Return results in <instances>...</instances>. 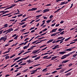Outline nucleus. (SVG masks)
I'll return each mask as SVG.
<instances>
[{
    "label": "nucleus",
    "instance_id": "f257e3e1",
    "mask_svg": "<svg viewBox=\"0 0 77 77\" xmlns=\"http://www.w3.org/2000/svg\"><path fill=\"white\" fill-rule=\"evenodd\" d=\"M17 4H14V5H13L11 6H10L9 7H8L7 8H6L4 10L5 11H6V10H7V9H11V8H13V7H14V6H16Z\"/></svg>",
    "mask_w": 77,
    "mask_h": 77
},
{
    "label": "nucleus",
    "instance_id": "f03ea898",
    "mask_svg": "<svg viewBox=\"0 0 77 77\" xmlns=\"http://www.w3.org/2000/svg\"><path fill=\"white\" fill-rule=\"evenodd\" d=\"M6 39H7V38L5 37H2L0 39V41H2V40H3L4 42H5V41H6Z\"/></svg>",
    "mask_w": 77,
    "mask_h": 77
},
{
    "label": "nucleus",
    "instance_id": "7ed1b4c3",
    "mask_svg": "<svg viewBox=\"0 0 77 77\" xmlns=\"http://www.w3.org/2000/svg\"><path fill=\"white\" fill-rule=\"evenodd\" d=\"M14 30V29H13V28H10L7 30V33H10L11 31H13Z\"/></svg>",
    "mask_w": 77,
    "mask_h": 77
},
{
    "label": "nucleus",
    "instance_id": "20e7f679",
    "mask_svg": "<svg viewBox=\"0 0 77 77\" xmlns=\"http://www.w3.org/2000/svg\"><path fill=\"white\" fill-rule=\"evenodd\" d=\"M40 49H38L37 50H36L34 51L32 53V54H35V53H37V52L39 51H40Z\"/></svg>",
    "mask_w": 77,
    "mask_h": 77
},
{
    "label": "nucleus",
    "instance_id": "39448f33",
    "mask_svg": "<svg viewBox=\"0 0 77 77\" xmlns=\"http://www.w3.org/2000/svg\"><path fill=\"white\" fill-rule=\"evenodd\" d=\"M67 56H68L67 54L65 55L62 57L61 58V59H64L66 58Z\"/></svg>",
    "mask_w": 77,
    "mask_h": 77
},
{
    "label": "nucleus",
    "instance_id": "423d86ee",
    "mask_svg": "<svg viewBox=\"0 0 77 77\" xmlns=\"http://www.w3.org/2000/svg\"><path fill=\"white\" fill-rule=\"evenodd\" d=\"M66 53V51H61L59 52V53L60 54H65V53Z\"/></svg>",
    "mask_w": 77,
    "mask_h": 77
},
{
    "label": "nucleus",
    "instance_id": "0eeeda50",
    "mask_svg": "<svg viewBox=\"0 0 77 77\" xmlns=\"http://www.w3.org/2000/svg\"><path fill=\"white\" fill-rule=\"evenodd\" d=\"M72 51V48H69L64 50V51Z\"/></svg>",
    "mask_w": 77,
    "mask_h": 77
},
{
    "label": "nucleus",
    "instance_id": "6e6552de",
    "mask_svg": "<svg viewBox=\"0 0 77 77\" xmlns=\"http://www.w3.org/2000/svg\"><path fill=\"white\" fill-rule=\"evenodd\" d=\"M24 50H23L20 51V52L18 54V56H20V55H21V54L22 53H24Z\"/></svg>",
    "mask_w": 77,
    "mask_h": 77
},
{
    "label": "nucleus",
    "instance_id": "1a4fd4ad",
    "mask_svg": "<svg viewBox=\"0 0 77 77\" xmlns=\"http://www.w3.org/2000/svg\"><path fill=\"white\" fill-rule=\"evenodd\" d=\"M29 57V56H27L25 58H22V60H26V59H28Z\"/></svg>",
    "mask_w": 77,
    "mask_h": 77
},
{
    "label": "nucleus",
    "instance_id": "9d476101",
    "mask_svg": "<svg viewBox=\"0 0 77 77\" xmlns=\"http://www.w3.org/2000/svg\"><path fill=\"white\" fill-rule=\"evenodd\" d=\"M50 10L48 9H45L43 10V13H45V12H48V11H49Z\"/></svg>",
    "mask_w": 77,
    "mask_h": 77
},
{
    "label": "nucleus",
    "instance_id": "9b49d317",
    "mask_svg": "<svg viewBox=\"0 0 77 77\" xmlns=\"http://www.w3.org/2000/svg\"><path fill=\"white\" fill-rule=\"evenodd\" d=\"M54 39H50L49 41H48L47 42V44H48V43H50V42H51L52 41H53Z\"/></svg>",
    "mask_w": 77,
    "mask_h": 77
},
{
    "label": "nucleus",
    "instance_id": "f8f14e48",
    "mask_svg": "<svg viewBox=\"0 0 77 77\" xmlns=\"http://www.w3.org/2000/svg\"><path fill=\"white\" fill-rule=\"evenodd\" d=\"M57 58V56H55L54 57H52L51 59V60H54V59H56Z\"/></svg>",
    "mask_w": 77,
    "mask_h": 77
},
{
    "label": "nucleus",
    "instance_id": "ddd939ff",
    "mask_svg": "<svg viewBox=\"0 0 77 77\" xmlns=\"http://www.w3.org/2000/svg\"><path fill=\"white\" fill-rule=\"evenodd\" d=\"M69 60H65L63 61L62 62V63H66V62H69Z\"/></svg>",
    "mask_w": 77,
    "mask_h": 77
},
{
    "label": "nucleus",
    "instance_id": "4468645a",
    "mask_svg": "<svg viewBox=\"0 0 77 77\" xmlns=\"http://www.w3.org/2000/svg\"><path fill=\"white\" fill-rule=\"evenodd\" d=\"M28 19V18H25V19H23V20H22L21 21V22H23L24 21H26V19Z\"/></svg>",
    "mask_w": 77,
    "mask_h": 77
},
{
    "label": "nucleus",
    "instance_id": "2eb2a0df",
    "mask_svg": "<svg viewBox=\"0 0 77 77\" xmlns=\"http://www.w3.org/2000/svg\"><path fill=\"white\" fill-rule=\"evenodd\" d=\"M47 39H43L41 40L40 42H38V44H39V43H41V42H42V41H46Z\"/></svg>",
    "mask_w": 77,
    "mask_h": 77
},
{
    "label": "nucleus",
    "instance_id": "dca6fc26",
    "mask_svg": "<svg viewBox=\"0 0 77 77\" xmlns=\"http://www.w3.org/2000/svg\"><path fill=\"white\" fill-rule=\"evenodd\" d=\"M26 62H27L28 63H31V60L30 59L26 61Z\"/></svg>",
    "mask_w": 77,
    "mask_h": 77
},
{
    "label": "nucleus",
    "instance_id": "f3484780",
    "mask_svg": "<svg viewBox=\"0 0 77 77\" xmlns=\"http://www.w3.org/2000/svg\"><path fill=\"white\" fill-rule=\"evenodd\" d=\"M31 51H28L27 52H26L25 53H23V55H24V54H27V53H29V52H30Z\"/></svg>",
    "mask_w": 77,
    "mask_h": 77
},
{
    "label": "nucleus",
    "instance_id": "a211bd4d",
    "mask_svg": "<svg viewBox=\"0 0 77 77\" xmlns=\"http://www.w3.org/2000/svg\"><path fill=\"white\" fill-rule=\"evenodd\" d=\"M72 69H70L67 71H66L65 72H64V73H66L67 72H69V71H71V70H72Z\"/></svg>",
    "mask_w": 77,
    "mask_h": 77
},
{
    "label": "nucleus",
    "instance_id": "6ab92c4d",
    "mask_svg": "<svg viewBox=\"0 0 77 77\" xmlns=\"http://www.w3.org/2000/svg\"><path fill=\"white\" fill-rule=\"evenodd\" d=\"M28 69H27L25 70H24L23 71V72H27V71H28Z\"/></svg>",
    "mask_w": 77,
    "mask_h": 77
},
{
    "label": "nucleus",
    "instance_id": "aec40b11",
    "mask_svg": "<svg viewBox=\"0 0 77 77\" xmlns=\"http://www.w3.org/2000/svg\"><path fill=\"white\" fill-rule=\"evenodd\" d=\"M21 58L20 57H18L17 58H15V59H14V60H18V59H20V58Z\"/></svg>",
    "mask_w": 77,
    "mask_h": 77
},
{
    "label": "nucleus",
    "instance_id": "412c9836",
    "mask_svg": "<svg viewBox=\"0 0 77 77\" xmlns=\"http://www.w3.org/2000/svg\"><path fill=\"white\" fill-rule=\"evenodd\" d=\"M36 47V45L31 46L30 47V48L31 50H32V49H33V48H35V47Z\"/></svg>",
    "mask_w": 77,
    "mask_h": 77
},
{
    "label": "nucleus",
    "instance_id": "4be33fe9",
    "mask_svg": "<svg viewBox=\"0 0 77 77\" xmlns=\"http://www.w3.org/2000/svg\"><path fill=\"white\" fill-rule=\"evenodd\" d=\"M9 51H10V50H9V51H6L4 53H3V54H6V53H9Z\"/></svg>",
    "mask_w": 77,
    "mask_h": 77
},
{
    "label": "nucleus",
    "instance_id": "5701e85b",
    "mask_svg": "<svg viewBox=\"0 0 77 77\" xmlns=\"http://www.w3.org/2000/svg\"><path fill=\"white\" fill-rule=\"evenodd\" d=\"M56 32V30H55L54 29H52V30L50 32V33H52V32Z\"/></svg>",
    "mask_w": 77,
    "mask_h": 77
},
{
    "label": "nucleus",
    "instance_id": "b1692460",
    "mask_svg": "<svg viewBox=\"0 0 77 77\" xmlns=\"http://www.w3.org/2000/svg\"><path fill=\"white\" fill-rule=\"evenodd\" d=\"M40 59V56H39L36 58H35L34 60H38V59Z\"/></svg>",
    "mask_w": 77,
    "mask_h": 77
},
{
    "label": "nucleus",
    "instance_id": "393cba45",
    "mask_svg": "<svg viewBox=\"0 0 77 77\" xmlns=\"http://www.w3.org/2000/svg\"><path fill=\"white\" fill-rule=\"evenodd\" d=\"M36 9H37V8H32V11H35V10H36Z\"/></svg>",
    "mask_w": 77,
    "mask_h": 77
},
{
    "label": "nucleus",
    "instance_id": "a878e982",
    "mask_svg": "<svg viewBox=\"0 0 77 77\" xmlns=\"http://www.w3.org/2000/svg\"><path fill=\"white\" fill-rule=\"evenodd\" d=\"M28 48V47L27 46H24L23 48V50H25V49H27Z\"/></svg>",
    "mask_w": 77,
    "mask_h": 77
},
{
    "label": "nucleus",
    "instance_id": "bb28decb",
    "mask_svg": "<svg viewBox=\"0 0 77 77\" xmlns=\"http://www.w3.org/2000/svg\"><path fill=\"white\" fill-rule=\"evenodd\" d=\"M42 14H41V15H39L38 16H36V18H39V17H41V16H42Z\"/></svg>",
    "mask_w": 77,
    "mask_h": 77
},
{
    "label": "nucleus",
    "instance_id": "cd10ccee",
    "mask_svg": "<svg viewBox=\"0 0 77 77\" xmlns=\"http://www.w3.org/2000/svg\"><path fill=\"white\" fill-rule=\"evenodd\" d=\"M5 27H8V24H5L4 25Z\"/></svg>",
    "mask_w": 77,
    "mask_h": 77
},
{
    "label": "nucleus",
    "instance_id": "c85d7f7f",
    "mask_svg": "<svg viewBox=\"0 0 77 77\" xmlns=\"http://www.w3.org/2000/svg\"><path fill=\"white\" fill-rule=\"evenodd\" d=\"M65 2H61V4H60V5H64V4H65Z\"/></svg>",
    "mask_w": 77,
    "mask_h": 77
},
{
    "label": "nucleus",
    "instance_id": "c756f323",
    "mask_svg": "<svg viewBox=\"0 0 77 77\" xmlns=\"http://www.w3.org/2000/svg\"><path fill=\"white\" fill-rule=\"evenodd\" d=\"M25 24V22H23L22 23H20L19 24H20V25H23V24Z\"/></svg>",
    "mask_w": 77,
    "mask_h": 77
},
{
    "label": "nucleus",
    "instance_id": "7c9ffc66",
    "mask_svg": "<svg viewBox=\"0 0 77 77\" xmlns=\"http://www.w3.org/2000/svg\"><path fill=\"white\" fill-rule=\"evenodd\" d=\"M26 26H27V24H24L23 26H22V27L23 28H24V27H26Z\"/></svg>",
    "mask_w": 77,
    "mask_h": 77
},
{
    "label": "nucleus",
    "instance_id": "2f4dec72",
    "mask_svg": "<svg viewBox=\"0 0 77 77\" xmlns=\"http://www.w3.org/2000/svg\"><path fill=\"white\" fill-rule=\"evenodd\" d=\"M51 21V20H47L46 21V23H49Z\"/></svg>",
    "mask_w": 77,
    "mask_h": 77
},
{
    "label": "nucleus",
    "instance_id": "473e14b6",
    "mask_svg": "<svg viewBox=\"0 0 77 77\" xmlns=\"http://www.w3.org/2000/svg\"><path fill=\"white\" fill-rule=\"evenodd\" d=\"M5 59H9V56H7L5 57Z\"/></svg>",
    "mask_w": 77,
    "mask_h": 77
},
{
    "label": "nucleus",
    "instance_id": "72a5a7b5",
    "mask_svg": "<svg viewBox=\"0 0 77 77\" xmlns=\"http://www.w3.org/2000/svg\"><path fill=\"white\" fill-rule=\"evenodd\" d=\"M64 71H65V69H62L60 71V72H63Z\"/></svg>",
    "mask_w": 77,
    "mask_h": 77
},
{
    "label": "nucleus",
    "instance_id": "f704fd0d",
    "mask_svg": "<svg viewBox=\"0 0 77 77\" xmlns=\"http://www.w3.org/2000/svg\"><path fill=\"white\" fill-rule=\"evenodd\" d=\"M72 53H72V52H70V53H69L68 54H67V55L68 56H69V55H70V54H72Z\"/></svg>",
    "mask_w": 77,
    "mask_h": 77
},
{
    "label": "nucleus",
    "instance_id": "c9c22d12",
    "mask_svg": "<svg viewBox=\"0 0 77 77\" xmlns=\"http://www.w3.org/2000/svg\"><path fill=\"white\" fill-rule=\"evenodd\" d=\"M71 38V37H69L66 39L65 40V41H68V40H69V39H70Z\"/></svg>",
    "mask_w": 77,
    "mask_h": 77
},
{
    "label": "nucleus",
    "instance_id": "e433bc0d",
    "mask_svg": "<svg viewBox=\"0 0 77 77\" xmlns=\"http://www.w3.org/2000/svg\"><path fill=\"white\" fill-rule=\"evenodd\" d=\"M37 41H38V40H36V41H34V42H33L32 43V44H35V43H36V42H37Z\"/></svg>",
    "mask_w": 77,
    "mask_h": 77
},
{
    "label": "nucleus",
    "instance_id": "4c0bfd02",
    "mask_svg": "<svg viewBox=\"0 0 77 77\" xmlns=\"http://www.w3.org/2000/svg\"><path fill=\"white\" fill-rule=\"evenodd\" d=\"M17 63H14L11 66V67H13V66H14V65H16Z\"/></svg>",
    "mask_w": 77,
    "mask_h": 77
},
{
    "label": "nucleus",
    "instance_id": "58836bf2",
    "mask_svg": "<svg viewBox=\"0 0 77 77\" xmlns=\"http://www.w3.org/2000/svg\"><path fill=\"white\" fill-rule=\"evenodd\" d=\"M22 59L21 58L20 60H18V61H17V62H21V61H22Z\"/></svg>",
    "mask_w": 77,
    "mask_h": 77
},
{
    "label": "nucleus",
    "instance_id": "ea45409f",
    "mask_svg": "<svg viewBox=\"0 0 77 77\" xmlns=\"http://www.w3.org/2000/svg\"><path fill=\"white\" fill-rule=\"evenodd\" d=\"M48 47H46L45 48L42 49V51H44V50H46V49H47V48Z\"/></svg>",
    "mask_w": 77,
    "mask_h": 77
},
{
    "label": "nucleus",
    "instance_id": "a19ab883",
    "mask_svg": "<svg viewBox=\"0 0 77 77\" xmlns=\"http://www.w3.org/2000/svg\"><path fill=\"white\" fill-rule=\"evenodd\" d=\"M59 47V45H57L55 46L54 47L56 49V48H59V47Z\"/></svg>",
    "mask_w": 77,
    "mask_h": 77
},
{
    "label": "nucleus",
    "instance_id": "79ce46f5",
    "mask_svg": "<svg viewBox=\"0 0 77 77\" xmlns=\"http://www.w3.org/2000/svg\"><path fill=\"white\" fill-rule=\"evenodd\" d=\"M25 45L24 43H22L21 44H20L19 45Z\"/></svg>",
    "mask_w": 77,
    "mask_h": 77
},
{
    "label": "nucleus",
    "instance_id": "37998d69",
    "mask_svg": "<svg viewBox=\"0 0 77 77\" xmlns=\"http://www.w3.org/2000/svg\"><path fill=\"white\" fill-rule=\"evenodd\" d=\"M23 14H21L17 15V17H21V16H23Z\"/></svg>",
    "mask_w": 77,
    "mask_h": 77
},
{
    "label": "nucleus",
    "instance_id": "c03bdc74",
    "mask_svg": "<svg viewBox=\"0 0 77 77\" xmlns=\"http://www.w3.org/2000/svg\"><path fill=\"white\" fill-rule=\"evenodd\" d=\"M62 67H60V68L56 69L57 70H59V69H62Z\"/></svg>",
    "mask_w": 77,
    "mask_h": 77
},
{
    "label": "nucleus",
    "instance_id": "a18cd8bd",
    "mask_svg": "<svg viewBox=\"0 0 77 77\" xmlns=\"http://www.w3.org/2000/svg\"><path fill=\"white\" fill-rule=\"evenodd\" d=\"M38 56V55H36L34 56H33L32 57V58H35V57H36L37 56Z\"/></svg>",
    "mask_w": 77,
    "mask_h": 77
},
{
    "label": "nucleus",
    "instance_id": "49530a36",
    "mask_svg": "<svg viewBox=\"0 0 77 77\" xmlns=\"http://www.w3.org/2000/svg\"><path fill=\"white\" fill-rule=\"evenodd\" d=\"M45 46H47V45H43L40 47V48H42V47H45Z\"/></svg>",
    "mask_w": 77,
    "mask_h": 77
},
{
    "label": "nucleus",
    "instance_id": "de8ad7c7",
    "mask_svg": "<svg viewBox=\"0 0 77 77\" xmlns=\"http://www.w3.org/2000/svg\"><path fill=\"white\" fill-rule=\"evenodd\" d=\"M58 31L60 32H62V29L61 28H60L58 29Z\"/></svg>",
    "mask_w": 77,
    "mask_h": 77
},
{
    "label": "nucleus",
    "instance_id": "09e8293b",
    "mask_svg": "<svg viewBox=\"0 0 77 77\" xmlns=\"http://www.w3.org/2000/svg\"><path fill=\"white\" fill-rule=\"evenodd\" d=\"M17 38H18V35H17L14 38V39L17 40Z\"/></svg>",
    "mask_w": 77,
    "mask_h": 77
},
{
    "label": "nucleus",
    "instance_id": "8fccbe9b",
    "mask_svg": "<svg viewBox=\"0 0 77 77\" xmlns=\"http://www.w3.org/2000/svg\"><path fill=\"white\" fill-rule=\"evenodd\" d=\"M26 65V63H22V64H21L20 66H21L22 65Z\"/></svg>",
    "mask_w": 77,
    "mask_h": 77
},
{
    "label": "nucleus",
    "instance_id": "3c124183",
    "mask_svg": "<svg viewBox=\"0 0 77 77\" xmlns=\"http://www.w3.org/2000/svg\"><path fill=\"white\" fill-rule=\"evenodd\" d=\"M64 32H65V31H63L62 32L60 33V34L61 35H63L64 34Z\"/></svg>",
    "mask_w": 77,
    "mask_h": 77
},
{
    "label": "nucleus",
    "instance_id": "603ef678",
    "mask_svg": "<svg viewBox=\"0 0 77 77\" xmlns=\"http://www.w3.org/2000/svg\"><path fill=\"white\" fill-rule=\"evenodd\" d=\"M41 64H36V65H35L34 66L35 67V66H39V65H40Z\"/></svg>",
    "mask_w": 77,
    "mask_h": 77
},
{
    "label": "nucleus",
    "instance_id": "864d4df0",
    "mask_svg": "<svg viewBox=\"0 0 77 77\" xmlns=\"http://www.w3.org/2000/svg\"><path fill=\"white\" fill-rule=\"evenodd\" d=\"M48 57V55H47L46 56H45L43 57V59H45V58H47Z\"/></svg>",
    "mask_w": 77,
    "mask_h": 77
},
{
    "label": "nucleus",
    "instance_id": "5fc2aeb1",
    "mask_svg": "<svg viewBox=\"0 0 77 77\" xmlns=\"http://www.w3.org/2000/svg\"><path fill=\"white\" fill-rule=\"evenodd\" d=\"M77 54H74V55H73L72 56L73 57H75L77 56Z\"/></svg>",
    "mask_w": 77,
    "mask_h": 77
},
{
    "label": "nucleus",
    "instance_id": "6e6d98bb",
    "mask_svg": "<svg viewBox=\"0 0 77 77\" xmlns=\"http://www.w3.org/2000/svg\"><path fill=\"white\" fill-rule=\"evenodd\" d=\"M46 33H47V32H45V33L42 34L41 35V36H42V35H45V34H46Z\"/></svg>",
    "mask_w": 77,
    "mask_h": 77
},
{
    "label": "nucleus",
    "instance_id": "4d7b16f0",
    "mask_svg": "<svg viewBox=\"0 0 77 77\" xmlns=\"http://www.w3.org/2000/svg\"><path fill=\"white\" fill-rule=\"evenodd\" d=\"M63 37H59L58 38V39H62Z\"/></svg>",
    "mask_w": 77,
    "mask_h": 77
},
{
    "label": "nucleus",
    "instance_id": "13d9d810",
    "mask_svg": "<svg viewBox=\"0 0 77 77\" xmlns=\"http://www.w3.org/2000/svg\"><path fill=\"white\" fill-rule=\"evenodd\" d=\"M44 20H47L48 18L47 17H43Z\"/></svg>",
    "mask_w": 77,
    "mask_h": 77
},
{
    "label": "nucleus",
    "instance_id": "bf43d9fd",
    "mask_svg": "<svg viewBox=\"0 0 77 77\" xmlns=\"http://www.w3.org/2000/svg\"><path fill=\"white\" fill-rule=\"evenodd\" d=\"M47 68H46L43 69L42 70V71H46V70H47Z\"/></svg>",
    "mask_w": 77,
    "mask_h": 77
},
{
    "label": "nucleus",
    "instance_id": "052dcab7",
    "mask_svg": "<svg viewBox=\"0 0 77 77\" xmlns=\"http://www.w3.org/2000/svg\"><path fill=\"white\" fill-rule=\"evenodd\" d=\"M56 72H57V71H54V72H52V74H55Z\"/></svg>",
    "mask_w": 77,
    "mask_h": 77
},
{
    "label": "nucleus",
    "instance_id": "680f3d73",
    "mask_svg": "<svg viewBox=\"0 0 77 77\" xmlns=\"http://www.w3.org/2000/svg\"><path fill=\"white\" fill-rule=\"evenodd\" d=\"M35 29V27H32L29 30H33V29Z\"/></svg>",
    "mask_w": 77,
    "mask_h": 77
},
{
    "label": "nucleus",
    "instance_id": "e2e57ef3",
    "mask_svg": "<svg viewBox=\"0 0 77 77\" xmlns=\"http://www.w3.org/2000/svg\"><path fill=\"white\" fill-rule=\"evenodd\" d=\"M55 24H56V23H54L52 24V25H51V26H54L55 25Z\"/></svg>",
    "mask_w": 77,
    "mask_h": 77
},
{
    "label": "nucleus",
    "instance_id": "0e129e2a",
    "mask_svg": "<svg viewBox=\"0 0 77 77\" xmlns=\"http://www.w3.org/2000/svg\"><path fill=\"white\" fill-rule=\"evenodd\" d=\"M4 31V30H2L1 31H0V34H2V33L3 31Z\"/></svg>",
    "mask_w": 77,
    "mask_h": 77
},
{
    "label": "nucleus",
    "instance_id": "69168bd1",
    "mask_svg": "<svg viewBox=\"0 0 77 77\" xmlns=\"http://www.w3.org/2000/svg\"><path fill=\"white\" fill-rule=\"evenodd\" d=\"M34 21H35V20H32L30 23V24H32V23H33V22H34Z\"/></svg>",
    "mask_w": 77,
    "mask_h": 77
},
{
    "label": "nucleus",
    "instance_id": "338daca9",
    "mask_svg": "<svg viewBox=\"0 0 77 77\" xmlns=\"http://www.w3.org/2000/svg\"><path fill=\"white\" fill-rule=\"evenodd\" d=\"M46 30H47V29L45 28V29L43 30V32H45L46 31Z\"/></svg>",
    "mask_w": 77,
    "mask_h": 77
},
{
    "label": "nucleus",
    "instance_id": "774afa93",
    "mask_svg": "<svg viewBox=\"0 0 77 77\" xmlns=\"http://www.w3.org/2000/svg\"><path fill=\"white\" fill-rule=\"evenodd\" d=\"M41 11H42V10H38L37 11H36V12H41Z\"/></svg>",
    "mask_w": 77,
    "mask_h": 77
}]
</instances>
